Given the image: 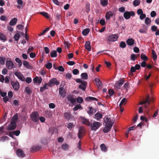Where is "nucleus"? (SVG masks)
<instances>
[{"instance_id": "nucleus-1", "label": "nucleus", "mask_w": 159, "mask_h": 159, "mask_svg": "<svg viewBox=\"0 0 159 159\" xmlns=\"http://www.w3.org/2000/svg\"><path fill=\"white\" fill-rule=\"evenodd\" d=\"M39 115L36 111L33 112L30 115V117L32 120L35 122H37L39 121Z\"/></svg>"}, {"instance_id": "nucleus-2", "label": "nucleus", "mask_w": 159, "mask_h": 159, "mask_svg": "<svg viewBox=\"0 0 159 159\" xmlns=\"http://www.w3.org/2000/svg\"><path fill=\"white\" fill-rule=\"evenodd\" d=\"M59 82L56 78H53L50 79L49 82L47 84L48 86L52 87L56 85H58L59 84Z\"/></svg>"}, {"instance_id": "nucleus-3", "label": "nucleus", "mask_w": 159, "mask_h": 159, "mask_svg": "<svg viewBox=\"0 0 159 159\" xmlns=\"http://www.w3.org/2000/svg\"><path fill=\"white\" fill-rule=\"evenodd\" d=\"M101 125L100 122L94 121L92 124H91L90 126L92 130L96 131Z\"/></svg>"}, {"instance_id": "nucleus-4", "label": "nucleus", "mask_w": 159, "mask_h": 159, "mask_svg": "<svg viewBox=\"0 0 159 159\" xmlns=\"http://www.w3.org/2000/svg\"><path fill=\"white\" fill-rule=\"evenodd\" d=\"M135 13L134 11H126L124 13V16L126 19H128L130 18L131 16H135Z\"/></svg>"}, {"instance_id": "nucleus-5", "label": "nucleus", "mask_w": 159, "mask_h": 159, "mask_svg": "<svg viewBox=\"0 0 159 159\" xmlns=\"http://www.w3.org/2000/svg\"><path fill=\"white\" fill-rule=\"evenodd\" d=\"M118 38V37L116 34H113L108 36L107 41L110 42H114L117 40Z\"/></svg>"}, {"instance_id": "nucleus-6", "label": "nucleus", "mask_w": 159, "mask_h": 159, "mask_svg": "<svg viewBox=\"0 0 159 159\" xmlns=\"http://www.w3.org/2000/svg\"><path fill=\"white\" fill-rule=\"evenodd\" d=\"M6 67L8 69H11L13 68L14 63L11 60H7L6 61Z\"/></svg>"}, {"instance_id": "nucleus-7", "label": "nucleus", "mask_w": 159, "mask_h": 159, "mask_svg": "<svg viewBox=\"0 0 159 159\" xmlns=\"http://www.w3.org/2000/svg\"><path fill=\"white\" fill-rule=\"evenodd\" d=\"M104 120L106 125L108 124L109 125H111L112 126L114 124V121L111 118L108 116L105 119H104Z\"/></svg>"}, {"instance_id": "nucleus-8", "label": "nucleus", "mask_w": 159, "mask_h": 159, "mask_svg": "<svg viewBox=\"0 0 159 159\" xmlns=\"http://www.w3.org/2000/svg\"><path fill=\"white\" fill-rule=\"evenodd\" d=\"M14 74L20 80L22 81H25V77L20 72L16 71L14 73Z\"/></svg>"}, {"instance_id": "nucleus-9", "label": "nucleus", "mask_w": 159, "mask_h": 159, "mask_svg": "<svg viewBox=\"0 0 159 159\" xmlns=\"http://www.w3.org/2000/svg\"><path fill=\"white\" fill-rule=\"evenodd\" d=\"M16 154L17 156L21 157H23L25 156V155L24 152L21 149H18L16 151Z\"/></svg>"}, {"instance_id": "nucleus-10", "label": "nucleus", "mask_w": 159, "mask_h": 159, "mask_svg": "<svg viewBox=\"0 0 159 159\" xmlns=\"http://www.w3.org/2000/svg\"><path fill=\"white\" fill-rule=\"evenodd\" d=\"M14 123L11 122V123L8 125L7 129L9 130H14L16 127V124H15V122Z\"/></svg>"}, {"instance_id": "nucleus-11", "label": "nucleus", "mask_w": 159, "mask_h": 159, "mask_svg": "<svg viewBox=\"0 0 159 159\" xmlns=\"http://www.w3.org/2000/svg\"><path fill=\"white\" fill-rule=\"evenodd\" d=\"M11 83L13 88L15 90H17L19 88V84L18 82H15L13 81H11Z\"/></svg>"}, {"instance_id": "nucleus-12", "label": "nucleus", "mask_w": 159, "mask_h": 159, "mask_svg": "<svg viewBox=\"0 0 159 159\" xmlns=\"http://www.w3.org/2000/svg\"><path fill=\"white\" fill-rule=\"evenodd\" d=\"M87 85V82L85 81H83L82 83L79 85V88L80 89H82L83 91H85L86 89V85Z\"/></svg>"}, {"instance_id": "nucleus-13", "label": "nucleus", "mask_w": 159, "mask_h": 159, "mask_svg": "<svg viewBox=\"0 0 159 159\" xmlns=\"http://www.w3.org/2000/svg\"><path fill=\"white\" fill-rule=\"evenodd\" d=\"M124 82V80L123 79H121L116 83L115 87L117 89H120Z\"/></svg>"}, {"instance_id": "nucleus-14", "label": "nucleus", "mask_w": 159, "mask_h": 159, "mask_svg": "<svg viewBox=\"0 0 159 159\" xmlns=\"http://www.w3.org/2000/svg\"><path fill=\"white\" fill-rule=\"evenodd\" d=\"M112 127V126L111 125H108V124H107V125L105 124V126L103 129V132L104 133H107L110 130Z\"/></svg>"}, {"instance_id": "nucleus-15", "label": "nucleus", "mask_w": 159, "mask_h": 159, "mask_svg": "<svg viewBox=\"0 0 159 159\" xmlns=\"http://www.w3.org/2000/svg\"><path fill=\"white\" fill-rule=\"evenodd\" d=\"M41 148V147L39 146H33L31 148L32 152H34L39 150Z\"/></svg>"}, {"instance_id": "nucleus-16", "label": "nucleus", "mask_w": 159, "mask_h": 159, "mask_svg": "<svg viewBox=\"0 0 159 159\" xmlns=\"http://www.w3.org/2000/svg\"><path fill=\"white\" fill-rule=\"evenodd\" d=\"M84 131L83 128L80 127L79 129L78 137L79 139H81L84 136Z\"/></svg>"}, {"instance_id": "nucleus-17", "label": "nucleus", "mask_w": 159, "mask_h": 159, "mask_svg": "<svg viewBox=\"0 0 159 159\" xmlns=\"http://www.w3.org/2000/svg\"><path fill=\"white\" fill-rule=\"evenodd\" d=\"M68 100L70 101L72 104L75 103L76 101L75 98H74L73 96L72 95H69L67 97Z\"/></svg>"}, {"instance_id": "nucleus-18", "label": "nucleus", "mask_w": 159, "mask_h": 159, "mask_svg": "<svg viewBox=\"0 0 159 159\" xmlns=\"http://www.w3.org/2000/svg\"><path fill=\"white\" fill-rule=\"evenodd\" d=\"M42 79L41 77L39 78L38 77L36 76L33 79V82L36 83H38V84H40L42 82Z\"/></svg>"}, {"instance_id": "nucleus-19", "label": "nucleus", "mask_w": 159, "mask_h": 159, "mask_svg": "<svg viewBox=\"0 0 159 159\" xmlns=\"http://www.w3.org/2000/svg\"><path fill=\"white\" fill-rule=\"evenodd\" d=\"M90 44V42L89 41H86L85 44V48L89 51H90L91 50V47Z\"/></svg>"}, {"instance_id": "nucleus-20", "label": "nucleus", "mask_w": 159, "mask_h": 159, "mask_svg": "<svg viewBox=\"0 0 159 159\" xmlns=\"http://www.w3.org/2000/svg\"><path fill=\"white\" fill-rule=\"evenodd\" d=\"M113 13L111 11H109L106 13L105 17L107 19L109 20L110 18L113 16Z\"/></svg>"}, {"instance_id": "nucleus-21", "label": "nucleus", "mask_w": 159, "mask_h": 159, "mask_svg": "<svg viewBox=\"0 0 159 159\" xmlns=\"http://www.w3.org/2000/svg\"><path fill=\"white\" fill-rule=\"evenodd\" d=\"M94 81L96 83V85L98 88L100 87L101 86L102 84V83L100 80L98 78H95Z\"/></svg>"}, {"instance_id": "nucleus-22", "label": "nucleus", "mask_w": 159, "mask_h": 159, "mask_svg": "<svg viewBox=\"0 0 159 159\" xmlns=\"http://www.w3.org/2000/svg\"><path fill=\"white\" fill-rule=\"evenodd\" d=\"M89 110L87 111L88 114L90 115H92L94 112H95L96 110L94 109L92 107H90L88 108Z\"/></svg>"}, {"instance_id": "nucleus-23", "label": "nucleus", "mask_w": 159, "mask_h": 159, "mask_svg": "<svg viewBox=\"0 0 159 159\" xmlns=\"http://www.w3.org/2000/svg\"><path fill=\"white\" fill-rule=\"evenodd\" d=\"M134 40L132 39H129L126 41L127 44L129 46L133 45L134 43Z\"/></svg>"}, {"instance_id": "nucleus-24", "label": "nucleus", "mask_w": 159, "mask_h": 159, "mask_svg": "<svg viewBox=\"0 0 159 159\" xmlns=\"http://www.w3.org/2000/svg\"><path fill=\"white\" fill-rule=\"evenodd\" d=\"M102 117V115L100 112H97L94 115V118L97 120L101 119Z\"/></svg>"}, {"instance_id": "nucleus-25", "label": "nucleus", "mask_w": 159, "mask_h": 159, "mask_svg": "<svg viewBox=\"0 0 159 159\" xmlns=\"http://www.w3.org/2000/svg\"><path fill=\"white\" fill-rule=\"evenodd\" d=\"M18 116L17 114H16L11 118V122L14 123L15 122V124H16V122L18 120Z\"/></svg>"}, {"instance_id": "nucleus-26", "label": "nucleus", "mask_w": 159, "mask_h": 159, "mask_svg": "<svg viewBox=\"0 0 159 159\" xmlns=\"http://www.w3.org/2000/svg\"><path fill=\"white\" fill-rule=\"evenodd\" d=\"M50 56L52 57H57V51L52 50L50 53Z\"/></svg>"}, {"instance_id": "nucleus-27", "label": "nucleus", "mask_w": 159, "mask_h": 159, "mask_svg": "<svg viewBox=\"0 0 159 159\" xmlns=\"http://www.w3.org/2000/svg\"><path fill=\"white\" fill-rule=\"evenodd\" d=\"M17 19L16 18H14L12 19L10 21L9 24L11 26L14 25L17 22Z\"/></svg>"}, {"instance_id": "nucleus-28", "label": "nucleus", "mask_w": 159, "mask_h": 159, "mask_svg": "<svg viewBox=\"0 0 159 159\" xmlns=\"http://www.w3.org/2000/svg\"><path fill=\"white\" fill-rule=\"evenodd\" d=\"M85 100L86 101H91L92 100H96L97 101H98V99L95 98L94 97H87L85 99Z\"/></svg>"}, {"instance_id": "nucleus-29", "label": "nucleus", "mask_w": 159, "mask_h": 159, "mask_svg": "<svg viewBox=\"0 0 159 159\" xmlns=\"http://www.w3.org/2000/svg\"><path fill=\"white\" fill-rule=\"evenodd\" d=\"M108 3V0H101L100 1L101 4L103 7L106 6L107 5Z\"/></svg>"}, {"instance_id": "nucleus-30", "label": "nucleus", "mask_w": 159, "mask_h": 159, "mask_svg": "<svg viewBox=\"0 0 159 159\" xmlns=\"http://www.w3.org/2000/svg\"><path fill=\"white\" fill-rule=\"evenodd\" d=\"M23 64L24 66L28 69H30L31 67L29 62L26 61H24Z\"/></svg>"}, {"instance_id": "nucleus-31", "label": "nucleus", "mask_w": 159, "mask_h": 159, "mask_svg": "<svg viewBox=\"0 0 159 159\" xmlns=\"http://www.w3.org/2000/svg\"><path fill=\"white\" fill-rule=\"evenodd\" d=\"M64 116L66 119L69 120L70 119L71 115L70 112H66L64 113Z\"/></svg>"}, {"instance_id": "nucleus-32", "label": "nucleus", "mask_w": 159, "mask_h": 159, "mask_svg": "<svg viewBox=\"0 0 159 159\" xmlns=\"http://www.w3.org/2000/svg\"><path fill=\"white\" fill-rule=\"evenodd\" d=\"M5 57L3 56L0 57V65H3L5 64Z\"/></svg>"}, {"instance_id": "nucleus-33", "label": "nucleus", "mask_w": 159, "mask_h": 159, "mask_svg": "<svg viewBox=\"0 0 159 159\" xmlns=\"http://www.w3.org/2000/svg\"><path fill=\"white\" fill-rule=\"evenodd\" d=\"M15 60L16 62L18 64V67H20L22 65V62L20 58L17 57L15 58Z\"/></svg>"}, {"instance_id": "nucleus-34", "label": "nucleus", "mask_w": 159, "mask_h": 159, "mask_svg": "<svg viewBox=\"0 0 159 159\" xmlns=\"http://www.w3.org/2000/svg\"><path fill=\"white\" fill-rule=\"evenodd\" d=\"M81 77L84 80H87L88 78V75L86 73H83L81 74Z\"/></svg>"}, {"instance_id": "nucleus-35", "label": "nucleus", "mask_w": 159, "mask_h": 159, "mask_svg": "<svg viewBox=\"0 0 159 159\" xmlns=\"http://www.w3.org/2000/svg\"><path fill=\"white\" fill-rule=\"evenodd\" d=\"M140 58L144 61H146L148 60V57L145 54L143 53L141 54Z\"/></svg>"}, {"instance_id": "nucleus-36", "label": "nucleus", "mask_w": 159, "mask_h": 159, "mask_svg": "<svg viewBox=\"0 0 159 159\" xmlns=\"http://www.w3.org/2000/svg\"><path fill=\"white\" fill-rule=\"evenodd\" d=\"M83 123L84 124L87 125L89 126H90L91 124V123L89 120L85 118L83 119Z\"/></svg>"}, {"instance_id": "nucleus-37", "label": "nucleus", "mask_w": 159, "mask_h": 159, "mask_svg": "<svg viewBox=\"0 0 159 159\" xmlns=\"http://www.w3.org/2000/svg\"><path fill=\"white\" fill-rule=\"evenodd\" d=\"M90 31V29L89 28H86L84 29L82 32V34L84 36L86 35L89 33Z\"/></svg>"}, {"instance_id": "nucleus-38", "label": "nucleus", "mask_w": 159, "mask_h": 159, "mask_svg": "<svg viewBox=\"0 0 159 159\" xmlns=\"http://www.w3.org/2000/svg\"><path fill=\"white\" fill-rule=\"evenodd\" d=\"M126 102V99L125 98H124L121 100L119 104V107H121L122 105H124L125 104Z\"/></svg>"}, {"instance_id": "nucleus-39", "label": "nucleus", "mask_w": 159, "mask_h": 159, "mask_svg": "<svg viewBox=\"0 0 159 159\" xmlns=\"http://www.w3.org/2000/svg\"><path fill=\"white\" fill-rule=\"evenodd\" d=\"M100 147L102 151L104 152H106L107 150V148L106 145L104 144H102L100 145Z\"/></svg>"}, {"instance_id": "nucleus-40", "label": "nucleus", "mask_w": 159, "mask_h": 159, "mask_svg": "<svg viewBox=\"0 0 159 159\" xmlns=\"http://www.w3.org/2000/svg\"><path fill=\"white\" fill-rule=\"evenodd\" d=\"M40 13L41 15L43 16L44 17L47 18L48 19L49 18V16L47 12H40Z\"/></svg>"}, {"instance_id": "nucleus-41", "label": "nucleus", "mask_w": 159, "mask_h": 159, "mask_svg": "<svg viewBox=\"0 0 159 159\" xmlns=\"http://www.w3.org/2000/svg\"><path fill=\"white\" fill-rule=\"evenodd\" d=\"M75 125H73V123H69L67 124V127L68 128L71 130L73 128H74L75 127Z\"/></svg>"}, {"instance_id": "nucleus-42", "label": "nucleus", "mask_w": 159, "mask_h": 159, "mask_svg": "<svg viewBox=\"0 0 159 159\" xmlns=\"http://www.w3.org/2000/svg\"><path fill=\"white\" fill-rule=\"evenodd\" d=\"M20 34L18 33H17L16 34H15L14 38L15 39V40L16 41H18L19 39L20 38Z\"/></svg>"}, {"instance_id": "nucleus-43", "label": "nucleus", "mask_w": 159, "mask_h": 159, "mask_svg": "<svg viewBox=\"0 0 159 159\" xmlns=\"http://www.w3.org/2000/svg\"><path fill=\"white\" fill-rule=\"evenodd\" d=\"M81 107V106L80 104H76L73 108V110L74 111H76L78 109H80Z\"/></svg>"}, {"instance_id": "nucleus-44", "label": "nucleus", "mask_w": 159, "mask_h": 159, "mask_svg": "<svg viewBox=\"0 0 159 159\" xmlns=\"http://www.w3.org/2000/svg\"><path fill=\"white\" fill-rule=\"evenodd\" d=\"M59 93L60 95L63 96L65 94V91L63 88H60L59 89Z\"/></svg>"}, {"instance_id": "nucleus-45", "label": "nucleus", "mask_w": 159, "mask_h": 159, "mask_svg": "<svg viewBox=\"0 0 159 159\" xmlns=\"http://www.w3.org/2000/svg\"><path fill=\"white\" fill-rule=\"evenodd\" d=\"M140 3L139 0H134L133 2V4L135 6H138L139 5Z\"/></svg>"}, {"instance_id": "nucleus-46", "label": "nucleus", "mask_w": 159, "mask_h": 159, "mask_svg": "<svg viewBox=\"0 0 159 159\" xmlns=\"http://www.w3.org/2000/svg\"><path fill=\"white\" fill-rule=\"evenodd\" d=\"M61 147L62 149L65 150H66L67 149H68V148L69 146H68V145L66 143H65V144H63L61 145Z\"/></svg>"}, {"instance_id": "nucleus-47", "label": "nucleus", "mask_w": 159, "mask_h": 159, "mask_svg": "<svg viewBox=\"0 0 159 159\" xmlns=\"http://www.w3.org/2000/svg\"><path fill=\"white\" fill-rule=\"evenodd\" d=\"M126 46V44L125 42L121 41L120 43V47L122 48H125Z\"/></svg>"}, {"instance_id": "nucleus-48", "label": "nucleus", "mask_w": 159, "mask_h": 159, "mask_svg": "<svg viewBox=\"0 0 159 159\" xmlns=\"http://www.w3.org/2000/svg\"><path fill=\"white\" fill-rule=\"evenodd\" d=\"M0 39L4 41L6 40V36L2 33H0Z\"/></svg>"}, {"instance_id": "nucleus-49", "label": "nucleus", "mask_w": 159, "mask_h": 159, "mask_svg": "<svg viewBox=\"0 0 159 159\" xmlns=\"http://www.w3.org/2000/svg\"><path fill=\"white\" fill-rule=\"evenodd\" d=\"M52 64L51 62H48L45 65L46 67L48 69H50L52 68Z\"/></svg>"}, {"instance_id": "nucleus-50", "label": "nucleus", "mask_w": 159, "mask_h": 159, "mask_svg": "<svg viewBox=\"0 0 159 159\" xmlns=\"http://www.w3.org/2000/svg\"><path fill=\"white\" fill-rule=\"evenodd\" d=\"M114 93L115 92L112 89L108 90V93L110 96H112L114 94Z\"/></svg>"}, {"instance_id": "nucleus-51", "label": "nucleus", "mask_w": 159, "mask_h": 159, "mask_svg": "<svg viewBox=\"0 0 159 159\" xmlns=\"http://www.w3.org/2000/svg\"><path fill=\"white\" fill-rule=\"evenodd\" d=\"M76 101H77L78 103H82L83 102V99L81 97H79L77 98V100H76Z\"/></svg>"}, {"instance_id": "nucleus-52", "label": "nucleus", "mask_w": 159, "mask_h": 159, "mask_svg": "<svg viewBox=\"0 0 159 159\" xmlns=\"http://www.w3.org/2000/svg\"><path fill=\"white\" fill-rule=\"evenodd\" d=\"M49 29V28H46L45 30L42 32L40 33L39 34V36H41L43 34L46 32L48 31Z\"/></svg>"}, {"instance_id": "nucleus-53", "label": "nucleus", "mask_w": 159, "mask_h": 159, "mask_svg": "<svg viewBox=\"0 0 159 159\" xmlns=\"http://www.w3.org/2000/svg\"><path fill=\"white\" fill-rule=\"evenodd\" d=\"M137 59L136 55L134 54H133L131 55V59L133 61H134Z\"/></svg>"}, {"instance_id": "nucleus-54", "label": "nucleus", "mask_w": 159, "mask_h": 159, "mask_svg": "<svg viewBox=\"0 0 159 159\" xmlns=\"http://www.w3.org/2000/svg\"><path fill=\"white\" fill-rule=\"evenodd\" d=\"M72 73L74 75H77L79 73V71L77 69H74L72 71Z\"/></svg>"}, {"instance_id": "nucleus-55", "label": "nucleus", "mask_w": 159, "mask_h": 159, "mask_svg": "<svg viewBox=\"0 0 159 159\" xmlns=\"http://www.w3.org/2000/svg\"><path fill=\"white\" fill-rule=\"evenodd\" d=\"M27 84L30 83L32 81L31 78L30 77H27L25 80Z\"/></svg>"}, {"instance_id": "nucleus-56", "label": "nucleus", "mask_w": 159, "mask_h": 159, "mask_svg": "<svg viewBox=\"0 0 159 159\" xmlns=\"http://www.w3.org/2000/svg\"><path fill=\"white\" fill-rule=\"evenodd\" d=\"M13 134L15 135L16 136H18L19 135L20 133V130H15L12 132Z\"/></svg>"}, {"instance_id": "nucleus-57", "label": "nucleus", "mask_w": 159, "mask_h": 159, "mask_svg": "<svg viewBox=\"0 0 159 159\" xmlns=\"http://www.w3.org/2000/svg\"><path fill=\"white\" fill-rule=\"evenodd\" d=\"M9 139V138L8 137L6 136H3L1 138V140L2 141H4L6 140H8Z\"/></svg>"}, {"instance_id": "nucleus-58", "label": "nucleus", "mask_w": 159, "mask_h": 159, "mask_svg": "<svg viewBox=\"0 0 159 159\" xmlns=\"http://www.w3.org/2000/svg\"><path fill=\"white\" fill-rule=\"evenodd\" d=\"M0 94L2 97H4L6 96L7 93L6 92H2L0 89Z\"/></svg>"}, {"instance_id": "nucleus-59", "label": "nucleus", "mask_w": 159, "mask_h": 159, "mask_svg": "<svg viewBox=\"0 0 159 159\" xmlns=\"http://www.w3.org/2000/svg\"><path fill=\"white\" fill-rule=\"evenodd\" d=\"M151 21V20L148 17L146 18L145 20V22L146 24L147 25L148 24L150 23Z\"/></svg>"}, {"instance_id": "nucleus-60", "label": "nucleus", "mask_w": 159, "mask_h": 159, "mask_svg": "<svg viewBox=\"0 0 159 159\" xmlns=\"http://www.w3.org/2000/svg\"><path fill=\"white\" fill-rule=\"evenodd\" d=\"M72 77L71 74L70 73H68L66 74V79H70Z\"/></svg>"}, {"instance_id": "nucleus-61", "label": "nucleus", "mask_w": 159, "mask_h": 159, "mask_svg": "<svg viewBox=\"0 0 159 159\" xmlns=\"http://www.w3.org/2000/svg\"><path fill=\"white\" fill-rule=\"evenodd\" d=\"M66 64L70 66H73L75 64V63L74 61H70L67 62Z\"/></svg>"}, {"instance_id": "nucleus-62", "label": "nucleus", "mask_w": 159, "mask_h": 159, "mask_svg": "<svg viewBox=\"0 0 159 159\" xmlns=\"http://www.w3.org/2000/svg\"><path fill=\"white\" fill-rule=\"evenodd\" d=\"M146 15L143 13L142 14L140 15L139 16V18L141 20H143L146 17Z\"/></svg>"}, {"instance_id": "nucleus-63", "label": "nucleus", "mask_w": 159, "mask_h": 159, "mask_svg": "<svg viewBox=\"0 0 159 159\" xmlns=\"http://www.w3.org/2000/svg\"><path fill=\"white\" fill-rule=\"evenodd\" d=\"M137 13L138 14L140 15L143 13V11L142 9H139L137 10Z\"/></svg>"}, {"instance_id": "nucleus-64", "label": "nucleus", "mask_w": 159, "mask_h": 159, "mask_svg": "<svg viewBox=\"0 0 159 159\" xmlns=\"http://www.w3.org/2000/svg\"><path fill=\"white\" fill-rule=\"evenodd\" d=\"M133 50L134 52L136 53H138L139 51V49L137 47H134L133 48Z\"/></svg>"}]
</instances>
